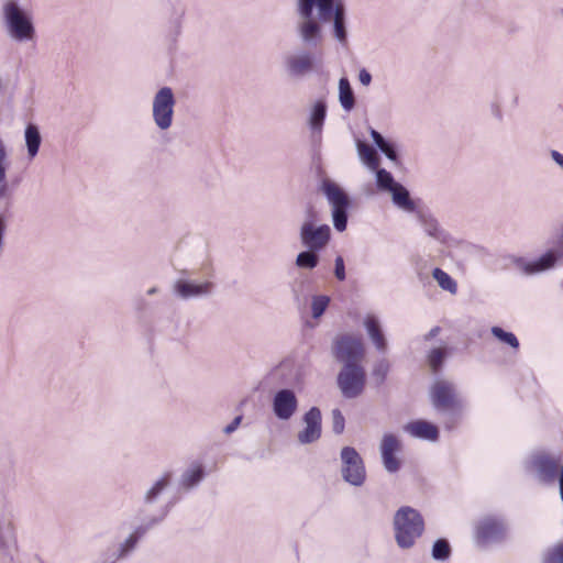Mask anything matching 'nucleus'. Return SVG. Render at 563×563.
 Returning <instances> with one entry per match:
<instances>
[{"instance_id":"f257e3e1","label":"nucleus","mask_w":563,"mask_h":563,"mask_svg":"<svg viewBox=\"0 0 563 563\" xmlns=\"http://www.w3.org/2000/svg\"><path fill=\"white\" fill-rule=\"evenodd\" d=\"M1 22L7 35L14 42L33 41L36 35L32 13L19 0H4L1 5Z\"/></svg>"},{"instance_id":"f03ea898","label":"nucleus","mask_w":563,"mask_h":563,"mask_svg":"<svg viewBox=\"0 0 563 563\" xmlns=\"http://www.w3.org/2000/svg\"><path fill=\"white\" fill-rule=\"evenodd\" d=\"M395 540L400 549H410L424 531L422 515L410 506L400 507L394 515Z\"/></svg>"},{"instance_id":"7ed1b4c3","label":"nucleus","mask_w":563,"mask_h":563,"mask_svg":"<svg viewBox=\"0 0 563 563\" xmlns=\"http://www.w3.org/2000/svg\"><path fill=\"white\" fill-rule=\"evenodd\" d=\"M321 190L331 206L333 227L338 232L346 230L351 199L349 195L334 181L325 179L322 181Z\"/></svg>"},{"instance_id":"20e7f679","label":"nucleus","mask_w":563,"mask_h":563,"mask_svg":"<svg viewBox=\"0 0 563 563\" xmlns=\"http://www.w3.org/2000/svg\"><path fill=\"white\" fill-rule=\"evenodd\" d=\"M318 10V0H298L297 11L302 21L298 22L296 30L299 38L308 47H317L322 42L320 20L313 19V9Z\"/></svg>"},{"instance_id":"39448f33","label":"nucleus","mask_w":563,"mask_h":563,"mask_svg":"<svg viewBox=\"0 0 563 563\" xmlns=\"http://www.w3.org/2000/svg\"><path fill=\"white\" fill-rule=\"evenodd\" d=\"M318 15L322 23L332 21L333 36L342 45L347 43L346 7L344 0H318Z\"/></svg>"},{"instance_id":"423d86ee","label":"nucleus","mask_w":563,"mask_h":563,"mask_svg":"<svg viewBox=\"0 0 563 563\" xmlns=\"http://www.w3.org/2000/svg\"><path fill=\"white\" fill-rule=\"evenodd\" d=\"M320 58L309 48H298L283 56V66L291 79H302L318 70Z\"/></svg>"},{"instance_id":"0eeeda50","label":"nucleus","mask_w":563,"mask_h":563,"mask_svg":"<svg viewBox=\"0 0 563 563\" xmlns=\"http://www.w3.org/2000/svg\"><path fill=\"white\" fill-rule=\"evenodd\" d=\"M430 400L434 409L459 415L463 410L464 402L459 396L453 383L437 380L430 388Z\"/></svg>"},{"instance_id":"6e6552de","label":"nucleus","mask_w":563,"mask_h":563,"mask_svg":"<svg viewBox=\"0 0 563 563\" xmlns=\"http://www.w3.org/2000/svg\"><path fill=\"white\" fill-rule=\"evenodd\" d=\"M365 350L360 338L352 334H340L332 342V355L343 366L361 364Z\"/></svg>"},{"instance_id":"1a4fd4ad","label":"nucleus","mask_w":563,"mask_h":563,"mask_svg":"<svg viewBox=\"0 0 563 563\" xmlns=\"http://www.w3.org/2000/svg\"><path fill=\"white\" fill-rule=\"evenodd\" d=\"M336 384L344 398L358 397L364 391L366 384V373L362 364L342 366L336 376Z\"/></svg>"},{"instance_id":"9d476101","label":"nucleus","mask_w":563,"mask_h":563,"mask_svg":"<svg viewBox=\"0 0 563 563\" xmlns=\"http://www.w3.org/2000/svg\"><path fill=\"white\" fill-rule=\"evenodd\" d=\"M176 99L170 87H162L153 97L152 117L155 125L162 130H168L173 124Z\"/></svg>"},{"instance_id":"9b49d317","label":"nucleus","mask_w":563,"mask_h":563,"mask_svg":"<svg viewBox=\"0 0 563 563\" xmlns=\"http://www.w3.org/2000/svg\"><path fill=\"white\" fill-rule=\"evenodd\" d=\"M299 240L305 249L321 252L331 240V229L328 224H316L313 213L309 211L308 218L299 228Z\"/></svg>"},{"instance_id":"f8f14e48","label":"nucleus","mask_w":563,"mask_h":563,"mask_svg":"<svg viewBox=\"0 0 563 563\" xmlns=\"http://www.w3.org/2000/svg\"><path fill=\"white\" fill-rule=\"evenodd\" d=\"M340 457L342 478L352 486H362L366 479V470L360 453L352 446H344Z\"/></svg>"},{"instance_id":"ddd939ff","label":"nucleus","mask_w":563,"mask_h":563,"mask_svg":"<svg viewBox=\"0 0 563 563\" xmlns=\"http://www.w3.org/2000/svg\"><path fill=\"white\" fill-rule=\"evenodd\" d=\"M507 527L503 519L485 517L478 521L475 528V542L479 547L492 543H500L506 539Z\"/></svg>"},{"instance_id":"4468645a","label":"nucleus","mask_w":563,"mask_h":563,"mask_svg":"<svg viewBox=\"0 0 563 563\" xmlns=\"http://www.w3.org/2000/svg\"><path fill=\"white\" fill-rule=\"evenodd\" d=\"M563 257V251L560 249H551L533 261H527L523 257H516L514 263L518 269L526 275H533L545 272L555 266Z\"/></svg>"},{"instance_id":"2eb2a0df","label":"nucleus","mask_w":563,"mask_h":563,"mask_svg":"<svg viewBox=\"0 0 563 563\" xmlns=\"http://www.w3.org/2000/svg\"><path fill=\"white\" fill-rule=\"evenodd\" d=\"M213 288V283L209 280L197 283L188 278H178L173 285L174 295L183 300L208 297Z\"/></svg>"},{"instance_id":"dca6fc26","label":"nucleus","mask_w":563,"mask_h":563,"mask_svg":"<svg viewBox=\"0 0 563 563\" xmlns=\"http://www.w3.org/2000/svg\"><path fill=\"white\" fill-rule=\"evenodd\" d=\"M272 406L279 420H289L298 408V399L292 389L283 388L274 395Z\"/></svg>"},{"instance_id":"f3484780","label":"nucleus","mask_w":563,"mask_h":563,"mask_svg":"<svg viewBox=\"0 0 563 563\" xmlns=\"http://www.w3.org/2000/svg\"><path fill=\"white\" fill-rule=\"evenodd\" d=\"M380 455L385 470L388 473H396L400 468V461L396 453L400 450V441L395 434H384L380 442Z\"/></svg>"},{"instance_id":"a211bd4d","label":"nucleus","mask_w":563,"mask_h":563,"mask_svg":"<svg viewBox=\"0 0 563 563\" xmlns=\"http://www.w3.org/2000/svg\"><path fill=\"white\" fill-rule=\"evenodd\" d=\"M303 422L306 427L298 433V441L301 444H310L316 442L321 437V411L318 407H311L303 415Z\"/></svg>"},{"instance_id":"6ab92c4d","label":"nucleus","mask_w":563,"mask_h":563,"mask_svg":"<svg viewBox=\"0 0 563 563\" xmlns=\"http://www.w3.org/2000/svg\"><path fill=\"white\" fill-rule=\"evenodd\" d=\"M416 214L427 235L441 244L448 243L450 238L449 233L440 227L438 220L430 212L418 210Z\"/></svg>"},{"instance_id":"aec40b11","label":"nucleus","mask_w":563,"mask_h":563,"mask_svg":"<svg viewBox=\"0 0 563 563\" xmlns=\"http://www.w3.org/2000/svg\"><path fill=\"white\" fill-rule=\"evenodd\" d=\"M325 118L327 103L322 99L317 100L310 110L308 119V125L311 131V137L314 142L321 141V134Z\"/></svg>"},{"instance_id":"412c9836","label":"nucleus","mask_w":563,"mask_h":563,"mask_svg":"<svg viewBox=\"0 0 563 563\" xmlns=\"http://www.w3.org/2000/svg\"><path fill=\"white\" fill-rule=\"evenodd\" d=\"M363 324L375 349L380 353H385L388 344L378 318L374 314H368L364 319Z\"/></svg>"},{"instance_id":"4be33fe9","label":"nucleus","mask_w":563,"mask_h":563,"mask_svg":"<svg viewBox=\"0 0 563 563\" xmlns=\"http://www.w3.org/2000/svg\"><path fill=\"white\" fill-rule=\"evenodd\" d=\"M405 430L418 439L435 441L439 438L438 428L431 422L424 420L409 422L405 426Z\"/></svg>"},{"instance_id":"5701e85b","label":"nucleus","mask_w":563,"mask_h":563,"mask_svg":"<svg viewBox=\"0 0 563 563\" xmlns=\"http://www.w3.org/2000/svg\"><path fill=\"white\" fill-rule=\"evenodd\" d=\"M393 203L400 210L406 212H415L416 203L410 197L409 190L398 183L390 191Z\"/></svg>"},{"instance_id":"b1692460","label":"nucleus","mask_w":563,"mask_h":563,"mask_svg":"<svg viewBox=\"0 0 563 563\" xmlns=\"http://www.w3.org/2000/svg\"><path fill=\"white\" fill-rule=\"evenodd\" d=\"M24 141L29 159H33L40 151L42 144V135L40 129L34 123H29L24 130Z\"/></svg>"},{"instance_id":"393cba45","label":"nucleus","mask_w":563,"mask_h":563,"mask_svg":"<svg viewBox=\"0 0 563 563\" xmlns=\"http://www.w3.org/2000/svg\"><path fill=\"white\" fill-rule=\"evenodd\" d=\"M339 101L342 109L346 112H350L355 107L354 91L346 77H341L339 80Z\"/></svg>"},{"instance_id":"a878e982","label":"nucleus","mask_w":563,"mask_h":563,"mask_svg":"<svg viewBox=\"0 0 563 563\" xmlns=\"http://www.w3.org/2000/svg\"><path fill=\"white\" fill-rule=\"evenodd\" d=\"M172 475L170 473H165L162 475L144 494V504L153 505L155 504L162 493L170 483Z\"/></svg>"},{"instance_id":"bb28decb","label":"nucleus","mask_w":563,"mask_h":563,"mask_svg":"<svg viewBox=\"0 0 563 563\" xmlns=\"http://www.w3.org/2000/svg\"><path fill=\"white\" fill-rule=\"evenodd\" d=\"M319 251L312 249H305L297 254L295 265L300 269H313L319 265Z\"/></svg>"},{"instance_id":"cd10ccee","label":"nucleus","mask_w":563,"mask_h":563,"mask_svg":"<svg viewBox=\"0 0 563 563\" xmlns=\"http://www.w3.org/2000/svg\"><path fill=\"white\" fill-rule=\"evenodd\" d=\"M357 153L360 158L369 169H376L379 166V157L376 151L371 147L368 144L357 141Z\"/></svg>"},{"instance_id":"c85d7f7f","label":"nucleus","mask_w":563,"mask_h":563,"mask_svg":"<svg viewBox=\"0 0 563 563\" xmlns=\"http://www.w3.org/2000/svg\"><path fill=\"white\" fill-rule=\"evenodd\" d=\"M205 477V470L201 465L186 470L180 477V486L187 490L197 486Z\"/></svg>"},{"instance_id":"c756f323","label":"nucleus","mask_w":563,"mask_h":563,"mask_svg":"<svg viewBox=\"0 0 563 563\" xmlns=\"http://www.w3.org/2000/svg\"><path fill=\"white\" fill-rule=\"evenodd\" d=\"M172 506H173V503L169 501L165 506V509L159 517H152L146 522L139 525L137 527L134 528L132 534L140 541L148 530H151L154 526L159 523L167 516Z\"/></svg>"},{"instance_id":"7c9ffc66","label":"nucleus","mask_w":563,"mask_h":563,"mask_svg":"<svg viewBox=\"0 0 563 563\" xmlns=\"http://www.w3.org/2000/svg\"><path fill=\"white\" fill-rule=\"evenodd\" d=\"M432 277L437 280V283L443 290H446L452 295L456 294L457 284L446 272L439 267H435L432 271Z\"/></svg>"},{"instance_id":"2f4dec72","label":"nucleus","mask_w":563,"mask_h":563,"mask_svg":"<svg viewBox=\"0 0 563 563\" xmlns=\"http://www.w3.org/2000/svg\"><path fill=\"white\" fill-rule=\"evenodd\" d=\"M7 148L4 142L0 139V200L7 197L9 185L7 181Z\"/></svg>"},{"instance_id":"473e14b6","label":"nucleus","mask_w":563,"mask_h":563,"mask_svg":"<svg viewBox=\"0 0 563 563\" xmlns=\"http://www.w3.org/2000/svg\"><path fill=\"white\" fill-rule=\"evenodd\" d=\"M376 172L375 180L376 186L379 190L390 191L398 183L394 179L391 173L386 170L385 168L377 167L374 169Z\"/></svg>"},{"instance_id":"72a5a7b5","label":"nucleus","mask_w":563,"mask_h":563,"mask_svg":"<svg viewBox=\"0 0 563 563\" xmlns=\"http://www.w3.org/2000/svg\"><path fill=\"white\" fill-rule=\"evenodd\" d=\"M452 550L446 539H437L432 544L431 556L435 561H445L451 556Z\"/></svg>"},{"instance_id":"f704fd0d","label":"nucleus","mask_w":563,"mask_h":563,"mask_svg":"<svg viewBox=\"0 0 563 563\" xmlns=\"http://www.w3.org/2000/svg\"><path fill=\"white\" fill-rule=\"evenodd\" d=\"M390 365L386 358L378 360L372 369V377L377 386L385 383Z\"/></svg>"},{"instance_id":"c9c22d12","label":"nucleus","mask_w":563,"mask_h":563,"mask_svg":"<svg viewBox=\"0 0 563 563\" xmlns=\"http://www.w3.org/2000/svg\"><path fill=\"white\" fill-rule=\"evenodd\" d=\"M330 303V297L327 295H316L311 301L312 318L319 319L327 310Z\"/></svg>"},{"instance_id":"e433bc0d","label":"nucleus","mask_w":563,"mask_h":563,"mask_svg":"<svg viewBox=\"0 0 563 563\" xmlns=\"http://www.w3.org/2000/svg\"><path fill=\"white\" fill-rule=\"evenodd\" d=\"M139 540L131 533L122 543H120L115 553H113L114 561L128 556L136 548Z\"/></svg>"},{"instance_id":"4c0bfd02","label":"nucleus","mask_w":563,"mask_h":563,"mask_svg":"<svg viewBox=\"0 0 563 563\" xmlns=\"http://www.w3.org/2000/svg\"><path fill=\"white\" fill-rule=\"evenodd\" d=\"M492 334L498 339L499 341L508 344L512 349L519 347V341L517 336L512 332H507L500 327H493L492 328Z\"/></svg>"},{"instance_id":"58836bf2","label":"nucleus","mask_w":563,"mask_h":563,"mask_svg":"<svg viewBox=\"0 0 563 563\" xmlns=\"http://www.w3.org/2000/svg\"><path fill=\"white\" fill-rule=\"evenodd\" d=\"M446 351L443 347L432 349L428 354V362L433 372H438L445 360Z\"/></svg>"},{"instance_id":"ea45409f","label":"nucleus","mask_w":563,"mask_h":563,"mask_svg":"<svg viewBox=\"0 0 563 563\" xmlns=\"http://www.w3.org/2000/svg\"><path fill=\"white\" fill-rule=\"evenodd\" d=\"M332 416V431L335 434H341L345 428V419L341 410L335 408L331 411Z\"/></svg>"},{"instance_id":"a19ab883","label":"nucleus","mask_w":563,"mask_h":563,"mask_svg":"<svg viewBox=\"0 0 563 563\" xmlns=\"http://www.w3.org/2000/svg\"><path fill=\"white\" fill-rule=\"evenodd\" d=\"M389 161L397 163L398 162V147L396 143L387 140L382 146L378 148Z\"/></svg>"},{"instance_id":"79ce46f5","label":"nucleus","mask_w":563,"mask_h":563,"mask_svg":"<svg viewBox=\"0 0 563 563\" xmlns=\"http://www.w3.org/2000/svg\"><path fill=\"white\" fill-rule=\"evenodd\" d=\"M542 563H563V543L551 549L544 556Z\"/></svg>"},{"instance_id":"37998d69","label":"nucleus","mask_w":563,"mask_h":563,"mask_svg":"<svg viewBox=\"0 0 563 563\" xmlns=\"http://www.w3.org/2000/svg\"><path fill=\"white\" fill-rule=\"evenodd\" d=\"M334 276L340 282L346 278L344 260L341 255L336 256L334 260Z\"/></svg>"},{"instance_id":"c03bdc74","label":"nucleus","mask_w":563,"mask_h":563,"mask_svg":"<svg viewBox=\"0 0 563 563\" xmlns=\"http://www.w3.org/2000/svg\"><path fill=\"white\" fill-rule=\"evenodd\" d=\"M5 232H7V219H5L4 214L0 213V256L2 255V252L4 249Z\"/></svg>"},{"instance_id":"a18cd8bd","label":"nucleus","mask_w":563,"mask_h":563,"mask_svg":"<svg viewBox=\"0 0 563 563\" xmlns=\"http://www.w3.org/2000/svg\"><path fill=\"white\" fill-rule=\"evenodd\" d=\"M369 135L377 148H379V146H382L387 141V139H385L378 131L373 128H369Z\"/></svg>"},{"instance_id":"49530a36","label":"nucleus","mask_w":563,"mask_h":563,"mask_svg":"<svg viewBox=\"0 0 563 563\" xmlns=\"http://www.w3.org/2000/svg\"><path fill=\"white\" fill-rule=\"evenodd\" d=\"M358 80L363 86H368L372 82V75L365 68H362L358 73Z\"/></svg>"},{"instance_id":"de8ad7c7","label":"nucleus","mask_w":563,"mask_h":563,"mask_svg":"<svg viewBox=\"0 0 563 563\" xmlns=\"http://www.w3.org/2000/svg\"><path fill=\"white\" fill-rule=\"evenodd\" d=\"M241 421H242V417H241V416L235 417V418L232 420V422H231V423H229V424L223 429L224 433L230 434V433L234 432V431L238 429V427L240 426Z\"/></svg>"},{"instance_id":"09e8293b","label":"nucleus","mask_w":563,"mask_h":563,"mask_svg":"<svg viewBox=\"0 0 563 563\" xmlns=\"http://www.w3.org/2000/svg\"><path fill=\"white\" fill-rule=\"evenodd\" d=\"M550 156L553 159V162L563 169V154L556 150H552L550 152Z\"/></svg>"},{"instance_id":"8fccbe9b","label":"nucleus","mask_w":563,"mask_h":563,"mask_svg":"<svg viewBox=\"0 0 563 563\" xmlns=\"http://www.w3.org/2000/svg\"><path fill=\"white\" fill-rule=\"evenodd\" d=\"M440 327H434L432 328L426 335H424V340L426 341H429L433 338H435L439 333H440Z\"/></svg>"},{"instance_id":"3c124183","label":"nucleus","mask_w":563,"mask_h":563,"mask_svg":"<svg viewBox=\"0 0 563 563\" xmlns=\"http://www.w3.org/2000/svg\"><path fill=\"white\" fill-rule=\"evenodd\" d=\"M7 85L3 78L0 76V95L5 90Z\"/></svg>"},{"instance_id":"603ef678","label":"nucleus","mask_w":563,"mask_h":563,"mask_svg":"<svg viewBox=\"0 0 563 563\" xmlns=\"http://www.w3.org/2000/svg\"><path fill=\"white\" fill-rule=\"evenodd\" d=\"M157 291H158V289L156 287H152L146 292L148 296H152V295H155Z\"/></svg>"},{"instance_id":"864d4df0","label":"nucleus","mask_w":563,"mask_h":563,"mask_svg":"<svg viewBox=\"0 0 563 563\" xmlns=\"http://www.w3.org/2000/svg\"><path fill=\"white\" fill-rule=\"evenodd\" d=\"M495 114L496 117L500 120L501 119V113H500V110L497 108L496 111H495Z\"/></svg>"}]
</instances>
